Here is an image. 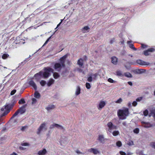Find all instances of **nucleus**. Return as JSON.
<instances>
[{
	"label": "nucleus",
	"instance_id": "1",
	"mask_svg": "<svg viewBox=\"0 0 155 155\" xmlns=\"http://www.w3.org/2000/svg\"><path fill=\"white\" fill-rule=\"evenodd\" d=\"M44 70V72L40 71L35 75L34 77L36 78V79L38 80L40 78V77L42 76L45 78H48L50 75V73H53L54 71L53 69L50 67L45 68Z\"/></svg>",
	"mask_w": 155,
	"mask_h": 155
},
{
	"label": "nucleus",
	"instance_id": "2",
	"mask_svg": "<svg viewBox=\"0 0 155 155\" xmlns=\"http://www.w3.org/2000/svg\"><path fill=\"white\" fill-rule=\"evenodd\" d=\"M117 115L119 117L120 119L124 120L126 119V117L129 114V111L128 108H124L122 109L119 110L117 111Z\"/></svg>",
	"mask_w": 155,
	"mask_h": 155
},
{
	"label": "nucleus",
	"instance_id": "3",
	"mask_svg": "<svg viewBox=\"0 0 155 155\" xmlns=\"http://www.w3.org/2000/svg\"><path fill=\"white\" fill-rule=\"evenodd\" d=\"M67 55H64L60 59V63H56L54 65V68L56 71H60L62 67H65V61Z\"/></svg>",
	"mask_w": 155,
	"mask_h": 155
},
{
	"label": "nucleus",
	"instance_id": "4",
	"mask_svg": "<svg viewBox=\"0 0 155 155\" xmlns=\"http://www.w3.org/2000/svg\"><path fill=\"white\" fill-rule=\"evenodd\" d=\"M99 75L98 73H96L94 74L90 75L87 78V81L89 82H92L93 81H95Z\"/></svg>",
	"mask_w": 155,
	"mask_h": 155
},
{
	"label": "nucleus",
	"instance_id": "5",
	"mask_svg": "<svg viewBox=\"0 0 155 155\" xmlns=\"http://www.w3.org/2000/svg\"><path fill=\"white\" fill-rule=\"evenodd\" d=\"M25 111V106H23L16 111L13 114L11 118H14V117L16 116L19 113H20L21 114H22L24 113Z\"/></svg>",
	"mask_w": 155,
	"mask_h": 155
},
{
	"label": "nucleus",
	"instance_id": "6",
	"mask_svg": "<svg viewBox=\"0 0 155 155\" xmlns=\"http://www.w3.org/2000/svg\"><path fill=\"white\" fill-rule=\"evenodd\" d=\"M54 128H56L61 130L63 131H64L65 130L64 128L62 126L58 124L53 123L50 125V129H53Z\"/></svg>",
	"mask_w": 155,
	"mask_h": 155
},
{
	"label": "nucleus",
	"instance_id": "7",
	"mask_svg": "<svg viewBox=\"0 0 155 155\" xmlns=\"http://www.w3.org/2000/svg\"><path fill=\"white\" fill-rule=\"evenodd\" d=\"M136 63L142 66H147L150 64L149 63L143 61L141 60H137L136 61V63H132L131 64L136 65Z\"/></svg>",
	"mask_w": 155,
	"mask_h": 155
},
{
	"label": "nucleus",
	"instance_id": "8",
	"mask_svg": "<svg viewBox=\"0 0 155 155\" xmlns=\"http://www.w3.org/2000/svg\"><path fill=\"white\" fill-rule=\"evenodd\" d=\"M46 124L44 123L41 124L39 127L38 129L37 133L38 134H39L41 132L43 131H45L47 130V127L46 126Z\"/></svg>",
	"mask_w": 155,
	"mask_h": 155
},
{
	"label": "nucleus",
	"instance_id": "9",
	"mask_svg": "<svg viewBox=\"0 0 155 155\" xmlns=\"http://www.w3.org/2000/svg\"><path fill=\"white\" fill-rule=\"evenodd\" d=\"M107 126L108 127V130L110 133L112 132V130L114 129H116L117 127L115 126L112 123L109 122L107 123Z\"/></svg>",
	"mask_w": 155,
	"mask_h": 155
},
{
	"label": "nucleus",
	"instance_id": "10",
	"mask_svg": "<svg viewBox=\"0 0 155 155\" xmlns=\"http://www.w3.org/2000/svg\"><path fill=\"white\" fill-rule=\"evenodd\" d=\"M12 107V105L10 104H6L5 106V109L7 110V111L5 112L4 113L2 114V116H3L6 114H7L9 112L10 109Z\"/></svg>",
	"mask_w": 155,
	"mask_h": 155
},
{
	"label": "nucleus",
	"instance_id": "11",
	"mask_svg": "<svg viewBox=\"0 0 155 155\" xmlns=\"http://www.w3.org/2000/svg\"><path fill=\"white\" fill-rule=\"evenodd\" d=\"M107 140H108V139L104 138L103 135H99L98 138V140L101 143L104 144Z\"/></svg>",
	"mask_w": 155,
	"mask_h": 155
},
{
	"label": "nucleus",
	"instance_id": "12",
	"mask_svg": "<svg viewBox=\"0 0 155 155\" xmlns=\"http://www.w3.org/2000/svg\"><path fill=\"white\" fill-rule=\"evenodd\" d=\"M88 152L94 154H97L100 153V152L97 149L91 148L87 150Z\"/></svg>",
	"mask_w": 155,
	"mask_h": 155
},
{
	"label": "nucleus",
	"instance_id": "13",
	"mask_svg": "<svg viewBox=\"0 0 155 155\" xmlns=\"http://www.w3.org/2000/svg\"><path fill=\"white\" fill-rule=\"evenodd\" d=\"M143 127L145 128H148L153 126V125L148 122H146L144 121H142L141 122Z\"/></svg>",
	"mask_w": 155,
	"mask_h": 155
},
{
	"label": "nucleus",
	"instance_id": "14",
	"mask_svg": "<svg viewBox=\"0 0 155 155\" xmlns=\"http://www.w3.org/2000/svg\"><path fill=\"white\" fill-rule=\"evenodd\" d=\"M106 102L104 101H101L99 103L97 108L98 110H101L105 105Z\"/></svg>",
	"mask_w": 155,
	"mask_h": 155
},
{
	"label": "nucleus",
	"instance_id": "15",
	"mask_svg": "<svg viewBox=\"0 0 155 155\" xmlns=\"http://www.w3.org/2000/svg\"><path fill=\"white\" fill-rule=\"evenodd\" d=\"M29 84L32 87L35 91L37 90V86L33 80H30L28 82Z\"/></svg>",
	"mask_w": 155,
	"mask_h": 155
},
{
	"label": "nucleus",
	"instance_id": "16",
	"mask_svg": "<svg viewBox=\"0 0 155 155\" xmlns=\"http://www.w3.org/2000/svg\"><path fill=\"white\" fill-rule=\"evenodd\" d=\"M55 108V106L53 104H51L48 105L46 108V110L48 111H50Z\"/></svg>",
	"mask_w": 155,
	"mask_h": 155
},
{
	"label": "nucleus",
	"instance_id": "17",
	"mask_svg": "<svg viewBox=\"0 0 155 155\" xmlns=\"http://www.w3.org/2000/svg\"><path fill=\"white\" fill-rule=\"evenodd\" d=\"M111 62L114 64H116L117 62V58L115 57L114 56L111 58Z\"/></svg>",
	"mask_w": 155,
	"mask_h": 155
},
{
	"label": "nucleus",
	"instance_id": "18",
	"mask_svg": "<svg viewBox=\"0 0 155 155\" xmlns=\"http://www.w3.org/2000/svg\"><path fill=\"white\" fill-rule=\"evenodd\" d=\"M46 152L47 151L46 150L44 149L42 150H40L38 152V154L39 155H44L46 153Z\"/></svg>",
	"mask_w": 155,
	"mask_h": 155
},
{
	"label": "nucleus",
	"instance_id": "19",
	"mask_svg": "<svg viewBox=\"0 0 155 155\" xmlns=\"http://www.w3.org/2000/svg\"><path fill=\"white\" fill-rule=\"evenodd\" d=\"M90 28L87 26H85L82 29L81 31L83 33H86L88 31Z\"/></svg>",
	"mask_w": 155,
	"mask_h": 155
},
{
	"label": "nucleus",
	"instance_id": "20",
	"mask_svg": "<svg viewBox=\"0 0 155 155\" xmlns=\"http://www.w3.org/2000/svg\"><path fill=\"white\" fill-rule=\"evenodd\" d=\"M131 42V41H128L127 42V43L129 44V47L134 51L137 50L136 48L134 47L133 44H130Z\"/></svg>",
	"mask_w": 155,
	"mask_h": 155
},
{
	"label": "nucleus",
	"instance_id": "21",
	"mask_svg": "<svg viewBox=\"0 0 155 155\" xmlns=\"http://www.w3.org/2000/svg\"><path fill=\"white\" fill-rule=\"evenodd\" d=\"M34 96L37 99H39L41 95L37 91H36L34 93Z\"/></svg>",
	"mask_w": 155,
	"mask_h": 155
},
{
	"label": "nucleus",
	"instance_id": "22",
	"mask_svg": "<svg viewBox=\"0 0 155 155\" xmlns=\"http://www.w3.org/2000/svg\"><path fill=\"white\" fill-rule=\"evenodd\" d=\"M77 64L80 66H82L83 65V60L82 59L80 58L78 60Z\"/></svg>",
	"mask_w": 155,
	"mask_h": 155
},
{
	"label": "nucleus",
	"instance_id": "23",
	"mask_svg": "<svg viewBox=\"0 0 155 155\" xmlns=\"http://www.w3.org/2000/svg\"><path fill=\"white\" fill-rule=\"evenodd\" d=\"M54 79H50L47 83L48 86L49 87L50 86L54 83Z\"/></svg>",
	"mask_w": 155,
	"mask_h": 155
},
{
	"label": "nucleus",
	"instance_id": "24",
	"mask_svg": "<svg viewBox=\"0 0 155 155\" xmlns=\"http://www.w3.org/2000/svg\"><path fill=\"white\" fill-rule=\"evenodd\" d=\"M124 75L128 78H131L132 77V75L130 73L128 72L125 73H124Z\"/></svg>",
	"mask_w": 155,
	"mask_h": 155
},
{
	"label": "nucleus",
	"instance_id": "25",
	"mask_svg": "<svg viewBox=\"0 0 155 155\" xmlns=\"http://www.w3.org/2000/svg\"><path fill=\"white\" fill-rule=\"evenodd\" d=\"M149 116L150 117L153 116L155 119V109H153L151 110V113Z\"/></svg>",
	"mask_w": 155,
	"mask_h": 155
},
{
	"label": "nucleus",
	"instance_id": "26",
	"mask_svg": "<svg viewBox=\"0 0 155 155\" xmlns=\"http://www.w3.org/2000/svg\"><path fill=\"white\" fill-rule=\"evenodd\" d=\"M81 89L79 86H78L77 87L75 92L76 94L77 95H79L80 93Z\"/></svg>",
	"mask_w": 155,
	"mask_h": 155
},
{
	"label": "nucleus",
	"instance_id": "27",
	"mask_svg": "<svg viewBox=\"0 0 155 155\" xmlns=\"http://www.w3.org/2000/svg\"><path fill=\"white\" fill-rule=\"evenodd\" d=\"M146 70L144 69H140L137 70V73L139 74H141L145 72Z\"/></svg>",
	"mask_w": 155,
	"mask_h": 155
},
{
	"label": "nucleus",
	"instance_id": "28",
	"mask_svg": "<svg viewBox=\"0 0 155 155\" xmlns=\"http://www.w3.org/2000/svg\"><path fill=\"white\" fill-rule=\"evenodd\" d=\"M53 76L55 79H57L59 77V75L58 73L55 72L54 73Z\"/></svg>",
	"mask_w": 155,
	"mask_h": 155
},
{
	"label": "nucleus",
	"instance_id": "29",
	"mask_svg": "<svg viewBox=\"0 0 155 155\" xmlns=\"http://www.w3.org/2000/svg\"><path fill=\"white\" fill-rule=\"evenodd\" d=\"M116 75L119 76H123L122 72L120 71H118L116 72Z\"/></svg>",
	"mask_w": 155,
	"mask_h": 155
},
{
	"label": "nucleus",
	"instance_id": "30",
	"mask_svg": "<svg viewBox=\"0 0 155 155\" xmlns=\"http://www.w3.org/2000/svg\"><path fill=\"white\" fill-rule=\"evenodd\" d=\"M9 56L8 54H3L2 56V57L3 59H5L7 58Z\"/></svg>",
	"mask_w": 155,
	"mask_h": 155
},
{
	"label": "nucleus",
	"instance_id": "31",
	"mask_svg": "<svg viewBox=\"0 0 155 155\" xmlns=\"http://www.w3.org/2000/svg\"><path fill=\"white\" fill-rule=\"evenodd\" d=\"M40 84L42 86H44L46 84V82L44 80H41L40 82Z\"/></svg>",
	"mask_w": 155,
	"mask_h": 155
},
{
	"label": "nucleus",
	"instance_id": "32",
	"mask_svg": "<svg viewBox=\"0 0 155 155\" xmlns=\"http://www.w3.org/2000/svg\"><path fill=\"white\" fill-rule=\"evenodd\" d=\"M119 132L117 130H115L114 131L113 133V135L114 136H116L118 135L119 134Z\"/></svg>",
	"mask_w": 155,
	"mask_h": 155
},
{
	"label": "nucleus",
	"instance_id": "33",
	"mask_svg": "<svg viewBox=\"0 0 155 155\" xmlns=\"http://www.w3.org/2000/svg\"><path fill=\"white\" fill-rule=\"evenodd\" d=\"M25 103V102L24 100V99L23 98L21 99L18 102V103L20 104H23Z\"/></svg>",
	"mask_w": 155,
	"mask_h": 155
},
{
	"label": "nucleus",
	"instance_id": "34",
	"mask_svg": "<svg viewBox=\"0 0 155 155\" xmlns=\"http://www.w3.org/2000/svg\"><path fill=\"white\" fill-rule=\"evenodd\" d=\"M150 147L155 149V142H152L150 143Z\"/></svg>",
	"mask_w": 155,
	"mask_h": 155
},
{
	"label": "nucleus",
	"instance_id": "35",
	"mask_svg": "<svg viewBox=\"0 0 155 155\" xmlns=\"http://www.w3.org/2000/svg\"><path fill=\"white\" fill-rule=\"evenodd\" d=\"M122 101V99L121 98H120L117 100L115 102L117 104H120Z\"/></svg>",
	"mask_w": 155,
	"mask_h": 155
},
{
	"label": "nucleus",
	"instance_id": "36",
	"mask_svg": "<svg viewBox=\"0 0 155 155\" xmlns=\"http://www.w3.org/2000/svg\"><path fill=\"white\" fill-rule=\"evenodd\" d=\"M108 81L111 83H115L116 81L113 80L111 78H109L108 79Z\"/></svg>",
	"mask_w": 155,
	"mask_h": 155
},
{
	"label": "nucleus",
	"instance_id": "37",
	"mask_svg": "<svg viewBox=\"0 0 155 155\" xmlns=\"http://www.w3.org/2000/svg\"><path fill=\"white\" fill-rule=\"evenodd\" d=\"M116 145L117 147H120L122 146L121 142L120 141H118L116 143Z\"/></svg>",
	"mask_w": 155,
	"mask_h": 155
},
{
	"label": "nucleus",
	"instance_id": "38",
	"mask_svg": "<svg viewBox=\"0 0 155 155\" xmlns=\"http://www.w3.org/2000/svg\"><path fill=\"white\" fill-rule=\"evenodd\" d=\"M127 144L130 146L133 145L134 144V142L130 140L128 142Z\"/></svg>",
	"mask_w": 155,
	"mask_h": 155
},
{
	"label": "nucleus",
	"instance_id": "39",
	"mask_svg": "<svg viewBox=\"0 0 155 155\" xmlns=\"http://www.w3.org/2000/svg\"><path fill=\"white\" fill-rule=\"evenodd\" d=\"M86 87L88 89H89L91 87L90 84L88 83H86Z\"/></svg>",
	"mask_w": 155,
	"mask_h": 155
},
{
	"label": "nucleus",
	"instance_id": "40",
	"mask_svg": "<svg viewBox=\"0 0 155 155\" xmlns=\"http://www.w3.org/2000/svg\"><path fill=\"white\" fill-rule=\"evenodd\" d=\"M37 102V100L34 98H33L32 99V104H35Z\"/></svg>",
	"mask_w": 155,
	"mask_h": 155
},
{
	"label": "nucleus",
	"instance_id": "41",
	"mask_svg": "<svg viewBox=\"0 0 155 155\" xmlns=\"http://www.w3.org/2000/svg\"><path fill=\"white\" fill-rule=\"evenodd\" d=\"M143 115L145 116H146L148 114V112L147 110H144L143 112Z\"/></svg>",
	"mask_w": 155,
	"mask_h": 155
},
{
	"label": "nucleus",
	"instance_id": "42",
	"mask_svg": "<svg viewBox=\"0 0 155 155\" xmlns=\"http://www.w3.org/2000/svg\"><path fill=\"white\" fill-rule=\"evenodd\" d=\"M52 36V35H51L50 37H49L47 39V40L45 42V43L43 45H45L48 43V41H49V40L51 38Z\"/></svg>",
	"mask_w": 155,
	"mask_h": 155
},
{
	"label": "nucleus",
	"instance_id": "43",
	"mask_svg": "<svg viewBox=\"0 0 155 155\" xmlns=\"http://www.w3.org/2000/svg\"><path fill=\"white\" fill-rule=\"evenodd\" d=\"M149 52L147 50H146L144 51V54L146 56L148 55L149 54Z\"/></svg>",
	"mask_w": 155,
	"mask_h": 155
},
{
	"label": "nucleus",
	"instance_id": "44",
	"mask_svg": "<svg viewBox=\"0 0 155 155\" xmlns=\"http://www.w3.org/2000/svg\"><path fill=\"white\" fill-rule=\"evenodd\" d=\"M21 145L22 146H29V144L27 143H23L21 144Z\"/></svg>",
	"mask_w": 155,
	"mask_h": 155
},
{
	"label": "nucleus",
	"instance_id": "45",
	"mask_svg": "<svg viewBox=\"0 0 155 155\" xmlns=\"http://www.w3.org/2000/svg\"><path fill=\"white\" fill-rule=\"evenodd\" d=\"M142 97H138L137 98L136 100V101L137 102H139L142 99Z\"/></svg>",
	"mask_w": 155,
	"mask_h": 155
},
{
	"label": "nucleus",
	"instance_id": "46",
	"mask_svg": "<svg viewBox=\"0 0 155 155\" xmlns=\"http://www.w3.org/2000/svg\"><path fill=\"white\" fill-rule=\"evenodd\" d=\"M16 92V90H13L11 92L10 94L12 95H13Z\"/></svg>",
	"mask_w": 155,
	"mask_h": 155
},
{
	"label": "nucleus",
	"instance_id": "47",
	"mask_svg": "<svg viewBox=\"0 0 155 155\" xmlns=\"http://www.w3.org/2000/svg\"><path fill=\"white\" fill-rule=\"evenodd\" d=\"M134 132L135 133H138L139 132V130L138 128H136L134 130Z\"/></svg>",
	"mask_w": 155,
	"mask_h": 155
},
{
	"label": "nucleus",
	"instance_id": "48",
	"mask_svg": "<svg viewBox=\"0 0 155 155\" xmlns=\"http://www.w3.org/2000/svg\"><path fill=\"white\" fill-rule=\"evenodd\" d=\"M77 71L79 72L84 73L83 70L82 69L79 68H78L77 69Z\"/></svg>",
	"mask_w": 155,
	"mask_h": 155
},
{
	"label": "nucleus",
	"instance_id": "49",
	"mask_svg": "<svg viewBox=\"0 0 155 155\" xmlns=\"http://www.w3.org/2000/svg\"><path fill=\"white\" fill-rule=\"evenodd\" d=\"M149 52H153L154 51V49L153 48H150L147 49Z\"/></svg>",
	"mask_w": 155,
	"mask_h": 155
},
{
	"label": "nucleus",
	"instance_id": "50",
	"mask_svg": "<svg viewBox=\"0 0 155 155\" xmlns=\"http://www.w3.org/2000/svg\"><path fill=\"white\" fill-rule=\"evenodd\" d=\"M134 106H136L137 104V101H134L132 104Z\"/></svg>",
	"mask_w": 155,
	"mask_h": 155
},
{
	"label": "nucleus",
	"instance_id": "51",
	"mask_svg": "<svg viewBox=\"0 0 155 155\" xmlns=\"http://www.w3.org/2000/svg\"><path fill=\"white\" fill-rule=\"evenodd\" d=\"M124 67L127 69H129L130 68V65L127 66L126 64H124Z\"/></svg>",
	"mask_w": 155,
	"mask_h": 155
},
{
	"label": "nucleus",
	"instance_id": "52",
	"mask_svg": "<svg viewBox=\"0 0 155 155\" xmlns=\"http://www.w3.org/2000/svg\"><path fill=\"white\" fill-rule=\"evenodd\" d=\"M120 153L121 155H126V153L123 151H120Z\"/></svg>",
	"mask_w": 155,
	"mask_h": 155
},
{
	"label": "nucleus",
	"instance_id": "53",
	"mask_svg": "<svg viewBox=\"0 0 155 155\" xmlns=\"http://www.w3.org/2000/svg\"><path fill=\"white\" fill-rule=\"evenodd\" d=\"M115 41V39L114 38H113L111 39L110 41V42L111 44H112Z\"/></svg>",
	"mask_w": 155,
	"mask_h": 155
},
{
	"label": "nucleus",
	"instance_id": "54",
	"mask_svg": "<svg viewBox=\"0 0 155 155\" xmlns=\"http://www.w3.org/2000/svg\"><path fill=\"white\" fill-rule=\"evenodd\" d=\"M19 149L20 150H25L26 148L25 147H19Z\"/></svg>",
	"mask_w": 155,
	"mask_h": 155
},
{
	"label": "nucleus",
	"instance_id": "55",
	"mask_svg": "<svg viewBox=\"0 0 155 155\" xmlns=\"http://www.w3.org/2000/svg\"><path fill=\"white\" fill-rule=\"evenodd\" d=\"M141 47L143 48H146L147 46H146V45H143V44H142L141 45Z\"/></svg>",
	"mask_w": 155,
	"mask_h": 155
},
{
	"label": "nucleus",
	"instance_id": "56",
	"mask_svg": "<svg viewBox=\"0 0 155 155\" xmlns=\"http://www.w3.org/2000/svg\"><path fill=\"white\" fill-rule=\"evenodd\" d=\"M76 152L78 154H82V153L79 150H76Z\"/></svg>",
	"mask_w": 155,
	"mask_h": 155
},
{
	"label": "nucleus",
	"instance_id": "57",
	"mask_svg": "<svg viewBox=\"0 0 155 155\" xmlns=\"http://www.w3.org/2000/svg\"><path fill=\"white\" fill-rule=\"evenodd\" d=\"M25 128H26V127H23L21 128V130L22 131H23L25 130Z\"/></svg>",
	"mask_w": 155,
	"mask_h": 155
},
{
	"label": "nucleus",
	"instance_id": "58",
	"mask_svg": "<svg viewBox=\"0 0 155 155\" xmlns=\"http://www.w3.org/2000/svg\"><path fill=\"white\" fill-rule=\"evenodd\" d=\"M128 84L130 86H132L133 84L132 82L131 81L128 82Z\"/></svg>",
	"mask_w": 155,
	"mask_h": 155
},
{
	"label": "nucleus",
	"instance_id": "59",
	"mask_svg": "<svg viewBox=\"0 0 155 155\" xmlns=\"http://www.w3.org/2000/svg\"><path fill=\"white\" fill-rule=\"evenodd\" d=\"M133 153L130 152H128L127 153V155H131Z\"/></svg>",
	"mask_w": 155,
	"mask_h": 155
},
{
	"label": "nucleus",
	"instance_id": "60",
	"mask_svg": "<svg viewBox=\"0 0 155 155\" xmlns=\"http://www.w3.org/2000/svg\"><path fill=\"white\" fill-rule=\"evenodd\" d=\"M61 22H60L58 25L57 27L55 29H56L58 27V26L61 25Z\"/></svg>",
	"mask_w": 155,
	"mask_h": 155
},
{
	"label": "nucleus",
	"instance_id": "61",
	"mask_svg": "<svg viewBox=\"0 0 155 155\" xmlns=\"http://www.w3.org/2000/svg\"><path fill=\"white\" fill-rule=\"evenodd\" d=\"M14 123L15 124H16L17 123V120L16 119L14 120Z\"/></svg>",
	"mask_w": 155,
	"mask_h": 155
},
{
	"label": "nucleus",
	"instance_id": "62",
	"mask_svg": "<svg viewBox=\"0 0 155 155\" xmlns=\"http://www.w3.org/2000/svg\"><path fill=\"white\" fill-rule=\"evenodd\" d=\"M131 102H129L128 103V105L129 107H130V106H131Z\"/></svg>",
	"mask_w": 155,
	"mask_h": 155
},
{
	"label": "nucleus",
	"instance_id": "63",
	"mask_svg": "<svg viewBox=\"0 0 155 155\" xmlns=\"http://www.w3.org/2000/svg\"><path fill=\"white\" fill-rule=\"evenodd\" d=\"M10 155H17V154H16V153H12Z\"/></svg>",
	"mask_w": 155,
	"mask_h": 155
},
{
	"label": "nucleus",
	"instance_id": "64",
	"mask_svg": "<svg viewBox=\"0 0 155 155\" xmlns=\"http://www.w3.org/2000/svg\"><path fill=\"white\" fill-rule=\"evenodd\" d=\"M4 109H5V108H2L1 109V111H4Z\"/></svg>",
	"mask_w": 155,
	"mask_h": 155
}]
</instances>
